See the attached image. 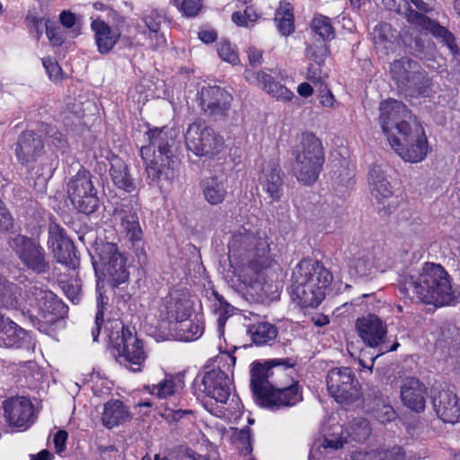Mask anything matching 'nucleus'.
I'll list each match as a JSON object with an SVG mask.
<instances>
[{"instance_id":"nucleus-1","label":"nucleus","mask_w":460,"mask_h":460,"mask_svg":"<svg viewBox=\"0 0 460 460\" xmlns=\"http://www.w3.org/2000/svg\"><path fill=\"white\" fill-rule=\"evenodd\" d=\"M230 270L226 279L232 288L252 296H261L265 285L264 270L273 262L264 232L243 227L228 243Z\"/></svg>"},{"instance_id":"nucleus-2","label":"nucleus","mask_w":460,"mask_h":460,"mask_svg":"<svg viewBox=\"0 0 460 460\" xmlns=\"http://www.w3.org/2000/svg\"><path fill=\"white\" fill-rule=\"evenodd\" d=\"M378 124L391 148L405 162L419 163L429 152L424 128L401 102H380Z\"/></svg>"},{"instance_id":"nucleus-3","label":"nucleus","mask_w":460,"mask_h":460,"mask_svg":"<svg viewBox=\"0 0 460 460\" xmlns=\"http://www.w3.org/2000/svg\"><path fill=\"white\" fill-rule=\"evenodd\" d=\"M295 362L291 358H274L264 364L254 362L251 368V387L256 403L271 411L290 407L302 400L297 383L283 384L279 377L292 376Z\"/></svg>"},{"instance_id":"nucleus-4","label":"nucleus","mask_w":460,"mask_h":460,"mask_svg":"<svg viewBox=\"0 0 460 460\" xmlns=\"http://www.w3.org/2000/svg\"><path fill=\"white\" fill-rule=\"evenodd\" d=\"M397 285L403 296L427 305H445L454 300L450 277L438 263L426 262L420 269L405 270Z\"/></svg>"},{"instance_id":"nucleus-5","label":"nucleus","mask_w":460,"mask_h":460,"mask_svg":"<svg viewBox=\"0 0 460 460\" xmlns=\"http://www.w3.org/2000/svg\"><path fill=\"white\" fill-rule=\"evenodd\" d=\"M332 279L331 272L314 260H303L293 270L290 294L303 307H317Z\"/></svg>"},{"instance_id":"nucleus-6","label":"nucleus","mask_w":460,"mask_h":460,"mask_svg":"<svg viewBox=\"0 0 460 460\" xmlns=\"http://www.w3.org/2000/svg\"><path fill=\"white\" fill-rule=\"evenodd\" d=\"M147 134L149 145L141 147L140 155L145 161L149 183L162 189L163 181H169L173 178L170 146L174 142L175 134L169 128H155Z\"/></svg>"},{"instance_id":"nucleus-7","label":"nucleus","mask_w":460,"mask_h":460,"mask_svg":"<svg viewBox=\"0 0 460 460\" xmlns=\"http://www.w3.org/2000/svg\"><path fill=\"white\" fill-rule=\"evenodd\" d=\"M324 162L322 141L313 133L300 136L293 166L297 181L304 185H311L318 179Z\"/></svg>"},{"instance_id":"nucleus-8","label":"nucleus","mask_w":460,"mask_h":460,"mask_svg":"<svg viewBox=\"0 0 460 460\" xmlns=\"http://www.w3.org/2000/svg\"><path fill=\"white\" fill-rule=\"evenodd\" d=\"M216 361L218 366L207 371L202 378L204 393L220 403H226L233 389V370L236 358L229 352H222Z\"/></svg>"},{"instance_id":"nucleus-9","label":"nucleus","mask_w":460,"mask_h":460,"mask_svg":"<svg viewBox=\"0 0 460 460\" xmlns=\"http://www.w3.org/2000/svg\"><path fill=\"white\" fill-rule=\"evenodd\" d=\"M111 326L120 330V335L115 339L113 334L110 335V340L117 350V361L133 372L142 371L147 358L142 341L119 321L112 322Z\"/></svg>"},{"instance_id":"nucleus-10","label":"nucleus","mask_w":460,"mask_h":460,"mask_svg":"<svg viewBox=\"0 0 460 460\" xmlns=\"http://www.w3.org/2000/svg\"><path fill=\"white\" fill-rule=\"evenodd\" d=\"M185 144L187 149L197 156H214L225 148L224 137L201 119L188 126Z\"/></svg>"},{"instance_id":"nucleus-11","label":"nucleus","mask_w":460,"mask_h":460,"mask_svg":"<svg viewBox=\"0 0 460 460\" xmlns=\"http://www.w3.org/2000/svg\"><path fill=\"white\" fill-rule=\"evenodd\" d=\"M66 193L71 204L78 212L91 214L99 207L97 191L93 187L91 174L84 169H80L69 180Z\"/></svg>"},{"instance_id":"nucleus-12","label":"nucleus","mask_w":460,"mask_h":460,"mask_svg":"<svg viewBox=\"0 0 460 460\" xmlns=\"http://www.w3.org/2000/svg\"><path fill=\"white\" fill-rule=\"evenodd\" d=\"M325 382L328 394L340 404L351 403L360 395L359 382L349 367L330 369Z\"/></svg>"},{"instance_id":"nucleus-13","label":"nucleus","mask_w":460,"mask_h":460,"mask_svg":"<svg viewBox=\"0 0 460 460\" xmlns=\"http://www.w3.org/2000/svg\"><path fill=\"white\" fill-rule=\"evenodd\" d=\"M98 261L93 264L102 270L104 277L112 287L124 284L128 279L126 258L119 252L117 244L106 243L97 248Z\"/></svg>"},{"instance_id":"nucleus-14","label":"nucleus","mask_w":460,"mask_h":460,"mask_svg":"<svg viewBox=\"0 0 460 460\" xmlns=\"http://www.w3.org/2000/svg\"><path fill=\"white\" fill-rule=\"evenodd\" d=\"M116 220H118V233L130 243L131 248L138 258L145 256L144 234L137 211L124 206L116 211Z\"/></svg>"},{"instance_id":"nucleus-15","label":"nucleus","mask_w":460,"mask_h":460,"mask_svg":"<svg viewBox=\"0 0 460 460\" xmlns=\"http://www.w3.org/2000/svg\"><path fill=\"white\" fill-rule=\"evenodd\" d=\"M21 261L30 270L42 273L49 270L44 249L37 242L24 236L16 235L9 242Z\"/></svg>"},{"instance_id":"nucleus-16","label":"nucleus","mask_w":460,"mask_h":460,"mask_svg":"<svg viewBox=\"0 0 460 460\" xmlns=\"http://www.w3.org/2000/svg\"><path fill=\"white\" fill-rule=\"evenodd\" d=\"M192 302L190 295L182 289H173L162 299L158 307L159 318L174 325L190 316Z\"/></svg>"},{"instance_id":"nucleus-17","label":"nucleus","mask_w":460,"mask_h":460,"mask_svg":"<svg viewBox=\"0 0 460 460\" xmlns=\"http://www.w3.org/2000/svg\"><path fill=\"white\" fill-rule=\"evenodd\" d=\"M199 104L208 116H226L230 109L232 95L217 85L203 86L199 92Z\"/></svg>"},{"instance_id":"nucleus-18","label":"nucleus","mask_w":460,"mask_h":460,"mask_svg":"<svg viewBox=\"0 0 460 460\" xmlns=\"http://www.w3.org/2000/svg\"><path fill=\"white\" fill-rule=\"evenodd\" d=\"M23 307L31 315L41 316L46 319L49 314H55V311L60 305V301L57 299L53 292L43 289L40 287H31L24 294Z\"/></svg>"},{"instance_id":"nucleus-19","label":"nucleus","mask_w":460,"mask_h":460,"mask_svg":"<svg viewBox=\"0 0 460 460\" xmlns=\"http://www.w3.org/2000/svg\"><path fill=\"white\" fill-rule=\"evenodd\" d=\"M4 417L10 426L27 429L34 421V409L30 399L13 397L4 402Z\"/></svg>"},{"instance_id":"nucleus-20","label":"nucleus","mask_w":460,"mask_h":460,"mask_svg":"<svg viewBox=\"0 0 460 460\" xmlns=\"http://www.w3.org/2000/svg\"><path fill=\"white\" fill-rule=\"evenodd\" d=\"M258 182L271 202H277L283 194V172L275 162H263L258 175Z\"/></svg>"},{"instance_id":"nucleus-21","label":"nucleus","mask_w":460,"mask_h":460,"mask_svg":"<svg viewBox=\"0 0 460 460\" xmlns=\"http://www.w3.org/2000/svg\"><path fill=\"white\" fill-rule=\"evenodd\" d=\"M433 408L444 422L455 424L460 421V402L450 390L438 391L432 399Z\"/></svg>"},{"instance_id":"nucleus-22","label":"nucleus","mask_w":460,"mask_h":460,"mask_svg":"<svg viewBox=\"0 0 460 460\" xmlns=\"http://www.w3.org/2000/svg\"><path fill=\"white\" fill-rule=\"evenodd\" d=\"M356 326L364 343L372 348L382 344L387 333L386 325L374 314L358 319Z\"/></svg>"},{"instance_id":"nucleus-23","label":"nucleus","mask_w":460,"mask_h":460,"mask_svg":"<svg viewBox=\"0 0 460 460\" xmlns=\"http://www.w3.org/2000/svg\"><path fill=\"white\" fill-rule=\"evenodd\" d=\"M427 388L423 383L414 377H407L402 382L401 399L408 409L421 412L425 410Z\"/></svg>"},{"instance_id":"nucleus-24","label":"nucleus","mask_w":460,"mask_h":460,"mask_svg":"<svg viewBox=\"0 0 460 460\" xmlns=\"http://www.w3.org/2000/svg\"><path fill=\"white\" fill-rule=\"evenodd\" d=\"M350 256L347 258V266L352 278H363L372 275L379 269L372 252L353 248L349 251Z\"/></svg>"},{"instance_id":"nucleus-25","label":"nucleus","mask_w":460,"mask_h":460,"mask_svg":"<svg viewBox=\"0 0 460 460\" xmlns=\"http://www.w3.org/2000/svg\"><path fill=\"white\" fill-rule=\"evenodd\" d=\"M347 435L344 436L343 433L341 435H328L325 436L323 440V447L325 448H333L338 449L342 447V445L347 442L348 438H351L354 440L364 441L366 440L370 433L371 428L369 426V422L363 419L358 418L355 419L346 429Z\"/></svg>"},{"instance_id":"nucleus-26","label":"nucleus","mask_w":460,"mask_h":460,"mask_svg":"<svg viewBox=\"0 0 460 460\" xmlns=\"http://www.w3.org/2000/svg\"><path fill=\"white\" fill-rule=\"evenodd\" d=\"M44 145L40 137L32 131L23 132L17 142L15 154L18 161L25 165L35 162L43 153Z\"/></svg>"},{"instance_id":"nucleus-27","label":"nucleus","mask_w":460,"mask_h":460,"mask_svg":"<svg viewBox=\"0 0 460 460\" xmlns=\"http://www.w3.org/2000/svg\"><path fill=\"white\" fill-rule=\"evenodd\" d=\"M244 77L250 84L261 86L263 90L277 100L287 102L294 97L293 92L286 86L275 82L273 78L265 72L245 70Z\"/></svg>"},{"instance_id":"nucleus-28","label":"nucleus","mask_w":460,"mask_h":460,"mask_svg":"<svg viewBox=\"0 0 460 460\" xmlns=\"http://www.w3.org/2000/svg\"><path fill=\"white\" fill-rule=\"evenodd\" d=\"M184 387V383L181 379L170 376L160 381L156 385H147L144 389L151 395L158 399H169L178 401L179 404L181 402V394Z\"/></svg>"},{"instance_id":"nucleus-29","label":"nucleus","mask_w":460,"mask_h":460,"mask_svg":"<svg viewBox=\"0 0 460 460\" xmlns=\"http://www.w3.org/2000/svg\"><path fill=\"white\" fill-rule=\"evenodd\" d=\"M91 28L94 32L95 42L101 54L109 53L120 38L119 29L111 28L101 19L93 20Z\"/></svg>"},{"instance_id":"nucleus-30","label":"nucleus","mask_w":460,"mask_h":460,"mask_svg":"<svg viewBox=\"0 0 460 460\" xmlns=\"http://www.w3.org/2000/svg\"><path fill=\"white\" fill-rule=\"evenodd\" d=\"M368 182L372 196L378 201L384 202L393 195L390 182L387 181L385 172L378 165L373 166L368 173Z\"/></svg>"},{"instance_id":"nucleus-31","label":"nucleus","mask_w":460,"mask_h":460,"mask_svg":"<svg viewBox=\"0 0 460 460\" xmlns=\"http://www.w3.org/2000/svg\"><path fill=\"white\" fill-rule=\"evenodd\" d=\"M129 418V411L122 402L113 400L104 404L102 422L107 429L117 427Z\"/></svg>"},{"instance_id":"nucleus-32","label":"nucleus","mask_w":460,"mask_h":460,"mask_svg":"<svg viewBox=\"0 0 460 460\" xmlns=\"http://www.w3.org/2000/svg\"><path fill=\"white\" fill-rule=\"evenodd\" d=\"M30 343V335L13 321H7L0 332V346L21 348Z\"/></svg>"},{"instance_id":"nucleus-33","label":"nucleus","mask_w":460,"mask_h":460,"mask_svg":"<svg viewBox=\"0 0 460 460\" xmlns=\"http://www.w3.org/2000/svg\"><path fill=\"white\" fill-rule=\"evenodd\" d=\"M173 330L179 340L191 341L198 340L204 332V322L201 316L195 315L194 318L186 317L177 323Z\"/></svg>"},{"instance_id":"nucleus-34","label":"nucleus","mask_w":460,"mask_h":460,"mask_svg":"<svg viewBox=\"0 0 460 460\" xmlns=\"http://www.w3.org/2000/svg\"><path fill=\"white\" fill-rule=\"evenodd\" d=\"M110 175L118 188L127 192L136 190V184L128 173V166L121 159L115 158L111 161Z\"/></svg>"},{"instance_id":"nucleus-35","label":"nucleus","mask_w":460,"mask_h":460,"mask_svg":"<svg viewBox=\"0 0 460 460\" xmlns=\"http://www.w3.org/2000/svg\"><path fill=\"white\" fill-rule=\"evenodd\" d=\"M417 67L416 62L402 58L391 65V75L398 84L405 85L413 79Z\"/></svg>"},{"instance_id":"nucleus-36","label":"nucleus","mask_w":460,"mask_h":460,"mask_svg":"<svg viewBox=\"0 0 460 460\" xmlns=\"http://www.w3.org/2000/svg\"><path fill=\"white\" fill-rule=\"evenodd\" d=\"M248 334L256 345H266L273 341L278 335L275 325L269 322L253 323L248 327Z\"/></svg>"},{"instance_id":"nucleus-37","label":"nucleus","mask_w":460,"mask_h":460,"mask_svg":"<svg viewBox=\"0 0 460 460\" xmlns=\"http://www.w3.org/2000/svg\"><path fill=\"white\" fill-rule=\"evenodd\" d=\"M202 190L205 199L211 205L224 201L226 196L225 182L217 177H209L203 181Z\"/></svg>"},{"instance_id":"nucleus-38","label":"nucleus","mask_w":460,"mask_h":460,"mask_svg":"<svg viewBox=\"0 0 460 460\" xmlns=\"http://www.w3.org/2000/svg\"><path fill=\"white\" fill-rule=\"evenodd\" d=\"M279 32L284 36L290 35L294 30V15L289 3L280 2L274 18Z\"/></svg>"},{"instance_id":"nucleus-39","label":"nucleus","mask_w":460,"mask_h":460,"mask_svg":"<svg viewBox=\"0 0 460 460\" xmlns=\"http://www.w3.org/2000/svg\"><path fill=\"white\" fill-rule=\"evenodd\" d=\"M57 261L69 268H75L78 260L76 257L75 248L72 241H65L58 246L52 249Z\"/></svg>"},{"instance_id":"nucleus-40","label":"nucleus","mask_w":460,"mask_h":460,"mask_svg":"<svg viewBox=\"0 0 460 460\" xmlns=\"http://www.w3.org/2000/svg\"><path fill=\"white\" fill-rule=\"evenodd\" d=\"M163 20L164 17L156 11H151L149 14H146L144 17V22L151 32L150 38H155L156 40V48H163L166 41L164 36L159 33V28Z\"/></svg>"},{"instance_id":"nucleus-41","label":"nucleus","mask_w":460,"mask_h":460,"mask_svg":"<svg viewBox=\"0 0 460 460\" xmlns=\"http://www.w3.org/2000/svg\"><path fill=\"white\" fill-rule=\"evenodd\" d=\"M312 30L323 40H332L335 37V31L329 17L319 14L314 16L311 22Z\"/></svg>"},{"instance_id":"nucleus-42","label":"nucleus","mask_w":460,"mask_h":460,"mask_svg":"<svg viewBox=\"0 0 460 460\" xmlns=\"http://www.w3.org/2000/svg\"><path fill=\"white\" fill-rule=\"evenodd\" d=\"M99 285L100 284L98 283L97 284L98 296H97V299H96L97 312H96L95 320H94V325L95 326L92 329V336H93V341H97V340H98V337H99V334H100V331H101V326L103 323L104 305H107V303H108V297L105 296L102 293Z\"/></svg>"},{"instance_id":"nucleus-43","label":"nucleus","mask_w":460,"mask_h":460,"mask_svg":"<svg viewBox=\"0 0 460 460\" xmlns=\"http://www.w3.org/2000/svg\"><path fill=\"white\" fill-rule=\"evenodd\" d=\"M215 302L213 304L214 312L218 314V327L222 328L226 318L231 315L234 307L228 304L224 297L218 293H214Z\"/></svg>"},{"instance_id":"nucleus-44","label":"nucleus","mask_w":460,"mask_h":460,"mask_svg":"<svg viewBox=\"0 0 460 460\" xmlns=\"http://www.w3.org/2000/svg\"><path fill=\"white\" fill-rule=\"evenodd\" d=\"M15 287L0 275V306L13 307L17 304L14 296Z\"/></svg>"},{"instance_id":"nucleus-45","label":"nucleus","mask_w":460,"mask_h":460,"mask_svg":"<svg viewBox=\"0 0 460 460\" xmlns=\"http://www.w3.org/2000/svg\"><path fill=\"white\" fill-rule=\"evenodd\" d=\"M186 17L197 16L202 9V0H171Z\"/></svg>"},{"instance_id":"nucleus-46","label":"nucleus","mask_w":460,"mask_h":460,"mask_svg":"<svg viewBox=\"0 0 460 460\" xmlns=\"http://www.w3.org/2000/svg\"><path fill=\"white\" fill-rule=\"evenodd\" d=\"M233 438L236 447L243 455H249L252 452L251 432L248 428L242 429H235L233 434Z\"/></svg>"},{"instance_id":"nucleus-47","label":"nucleus","mask_w":460,"mask_h":460,"mask_svg":"<svg viewBox=\"0 0 460 460\" xmlns=\"http://www.w3.org/2000/svg\"><path fill=\"white\" fill-rule=\"evenodd\" d=\"M435 37L440 38L442 41L451 49L453 52L456 49L455 44V37L447 28L439 25L437 22L433 21L430 27L428 30Z\"/></svg>"},{"instance_id":"nucleus-48","label":"nucleus","mask_w":460,"mask_h":460,"mask_svg":"<svg viewBox=\"0 0 460 460\" xmlns=\"http://www.w3.org/2000/svg\"><path fill=\"white\" fill-rule=\"evenodd\" d=\"M328 55V48L325 44H315L306 48L305 56L308 60L316 65H323Z\"/></svg>"},{"instance_id":"nucleus-49","label":"nucleus","mask_w":460,"mask_h":460,"mask_svg":"<svg viewBox=\"0 0 460 460\" xmlns=\"http://www.w3.org/2000/svg\"><path fill=\"white\" fill-rule=\"evenodd\" d=\"M65 241H71L65 234L64 229L58 224L52 222L49 226V246L54 249Z\"/></svg>"},{"instance_id":"nucleus-50","label":"nucleus","mask_w":460,"mask_h":460,"mask_svg":"<svg viewBox=\"0 0 460 460\" xmlns=\"http://www.w3.org/2000/svg\"><path fill=\"white\" fill-rule=\"evenodd\" d=\"M218 55L221 59L231 64H236L238 61V56L234 48L229 41L224 40L219 43L217 49Z\"/></svg>"},{"instance_id":"nucleus-51","label":"nucleus","mask_w":460,"mask_h":460,"mask_svg":"<svg viewBox=\"0 0 460 460\" xmlns=\"http://www.w3.org/2000/svg\"><path fill=\"white\" fill-rule=\"evenodd\" d=\"M405 17L410 23L418 25L427 31L433 22V20H430L426 15L420 13L411 8L407 9Z\"/></svg>"},{"instance_id":"nucleus-52","label":"nucleus","mask_w":460,"mask_h":460,"mask_svg":"<svg viewBox=\"0 0 460 460\" xmlns=\"http://www.w3.org/2000/svg\"><path fill=\"white\" fill-rule=\"evenodd\" d=\"M42 64L51 81L58 83L62 80L63 72L58 62L50 58H47L42 59Z\"/></svg>"},{"instance_id":"nucleus-53","label":"nucleus","mask_w":460,"mask_h":460,"mask_svg":"<svg viewBox=\"0 0 460 460\" xmlns=\"http://www.w3.org/2000/svg\"><path fill=\"white\" fill-rule=\"evenodd\" d=\"M380 452V458L376 460H405L404 452L400 447H393L390 449Z\"/></svg>"},{"instance_id":"nucleus-54","label":"nucleus","mask_w":460,"mask_h":460,"mask_svg":"<svg viewBox=\"0 0 460 460\" xmlns=\"http://www.w3.org/2000/svg\"><path fill=\"white\" fill-rule=\"evenodd\" d=\"M375 416L380 422L385 423L394 420L396 413L390 405H383L381 409L375 411Z\"/></svg>"},{"instance_id":"nucleus-55","label":"nucleus","mask_w":460,"mask_h":460,"mask_svg":"<svg viewBox=\"0 0 460 460\" xmlns=\"http://www.w3.org/2000/svg\"><path fill=\"white\" fill-rule=\"evenodd\" d=\"M46 34L53 46H60L64 42V36L59 29L47 26Z\"/></svg>"},{"instance_id":"nucleus-56","label":"nucleus","mask_w":460,"mask_h":460,"mask_svg":"<svg viewBox=\"0 0 460 460\" xmlns=\"http://www.w3.org/2000/svg\"><path fill=\"white\" fill-rule=\"evenodd\" d=\"M322 66L310 63L307 68L306 78L314 83L320 81L323 75Z\"/></svg>"},{"instance_id":"nucleus-57","label":"nucleus","mask_w":460,"mask_h":460,"mask_svg":"<svg viewBox=\"0 0 460 460\" xmlns=\"http://www.w3.org/2000/svg\"><path fill=\"white\" fill-rule=\"evenodd\" d=\"M12 226V217L6 210V208L4 207L3 202L0 200V228L4 230H8Z\"/></svg>"},{"instance_id":"nucleus-58","label":"nucleus","mask_w":460,"mask_h":460,"mask_svg":"<svg viewBox=\"0 0 460 460\" xmlns=\"http://www.w3.org/2000/svg\"><path fill=\"white\" fill-rule=\"evenodd\" d=\"M67 432L65 430L58 431L54 436V444L57 453L61 454L66 449Z\"/></svg>"},{"instance_id":"nucleus-59","label":"nucleus","mask_w":460,"mask_h":460,"mask_svg":"<svg viewBox=\"0 0 460 460\" xmlns=\"http://www.w3.org/2000/svg\"><path fill=\"white\" fill-rule=\"evenodd\" d=\"M59 21L65 28L70 29L75 25L76 17L69 11H63L59 14Z\"/></svg>"},{"instance_id":"nucleus-60","label":"nucleus","mask_w":460,"mask_h":460,"mask_svg":"<svg viewBox=\"0 0 460 460\" xmlns=\"http://www.w3.org/2000/svg\"><path fill=\"white\" fill-rule=\"evenodd\" d=\"M353 460H376L380 458L379 451L355 452L352 456Z\"/></svg>"},{"instance_id":"nucleus-61","label":"nucleus","mask_w":460,"mask_h":460,"mask_svg":"<svg viewBox=\"0 0 460 460\" xmlns=\"http://www.w3.org/2000/svg\"><path fill=\"white\" fill-rule=\"evenodd\" d=\"M188 413H189L188 411H182L181 409H176L175 407H172V408L167 407L163 415L168 420L176 421V420L181 419L183 415L188 414Z\"/></svg>"},{"instance_id":"nucleus-62","label":"nucleus","mask_w":460,"mask_h":460,"mask_svg":"<svg viewBox=\"0 0 460 460\" xmlns=\"http://www.w3.org/2000/svg\"><path fill=\"white\" fill-rule=\"evenodd\" d=\"M248 58L251 66H257L261 64L262 54L261 51L255 48H249Z\"/></svg>"},{"instance_id":"nucleus-63","label":"nucleus","mask_w":460,"mask_h":460,"mask_svg":"<svg viewBox=\"0 0 460 460\" xmlns=\"http://www.w3.org/2000/svg\"><path fill=\"white\" fill-rule=\"evenodd\" d=\"M199 38L204 43H211L216 40L217 33L214 30H203L199 32Z\"/></svg>"},{"instance_id":"nucleus-64","label":"nucleus","mask_w":460,"mask_h":460,"mask_svg":"<svg viewBox=\"0 0 460 460\" xmlns=\"http://www.w3.org/2000/svg\"><path fill=\"white\" fill-rule=\"evenodd\" d=\"M334 102V96L330 91L322 93L320 96V102L323 106L331 108L333 106Z\"/></svg>"}]
</instances>
